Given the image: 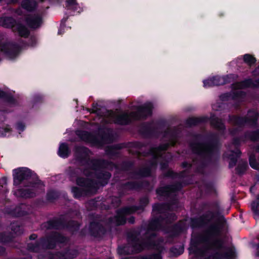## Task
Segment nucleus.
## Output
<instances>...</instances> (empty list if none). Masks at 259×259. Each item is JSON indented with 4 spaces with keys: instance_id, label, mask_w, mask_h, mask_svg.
<instances>
[{
    "instance_id": "obj_1",
    "label": "nucleus",
    "mask_w": 259,
    "mask_h": 259,
    "mask_svg": "<svg viewBox=\"0 0 259 259\" xmlns=\"http://www.w3.org/2000/svg\"><path fill=\"white\" fill-rule=\"evenodd\" d=\"M195 140H200L205 138L207 141L199 142L196 141H191L189 147L192 152L200 157V161L197 166V172L203 174L205 168L213 163L219 157L221 146L220 139L218 134L210 133L206 136L201 134L193 135Z\"/></svg>"
},
{
    "instance_id": "obj_2",
    "label": "nucleus",
    "mask_w": 259,
    "mask_h": 259,
    "mask_svg": "<svg viewBox=\"0 0 259 259\" xmlns=\"http://www.w3.org/2000/svg\"><path fill=\"white\" fill-rule=\"evenodd\" d=\"M224 223V218H220L217 223L210 224L203 233L192 237L189 248L190 253L197 257L205 256L206 254V246L210 245L213 239L221 235Z\"/></svg>"
},
{
    "instance_id": "obj_3",
    "label": "nucleus",
    "mask_w": 259,
    "mask_h": 259,
    "mask_svg": "<svg viewBox=\"0 0 259 259\" xmlns=\"http://www.w3.org/2000/svg\"><path fill=\"white\" fill-rule=\"evenodd\" d=\"M163 242L162 238H157L156 233L146 231L141 237V240L134 253H139L146 249L154 250L157 253L140 255L137 259H162L161 253L164 249V247L162 244Z\"/></svg>"
},
{
    "instance_id": "obj_4",
    "label": "nucleus",
    "mask_w": 259,
    "mask_h": 259,
    "mask_svg": "<svg viewBox=\"0 0 259 259\" xmlns=\"http://www.w3.org/2000/svg\"><path fill=\"white\" fill-rule=\"evenodd\" d=\"M212 206L214 207L217 210L215 211L212 210H207L205 213L199 217H194L191 218L190 219V226L192 229H201L206 227L212 221L216 218V221L214 223L218 222L219 219L224 218L225 221L222 228V231L224 230L226 225H227V220L225 217L222 215L220 211V205L217 202H214L212 203Z\"/></svg>"
},
{
    "instance_id": "obj_5",
    "label": "nucleus",
    "mask_w": 259,
    "mask_h": 259,
    "mask_svg": "<svg viewBox=\"0 0 259 259\" xmlns=\"http://www.w3.org/2000/svg\"><path fill=\"white\" fill-rule=\"evenodd\" d=\"M206 254L203 259H232L235 256V252L230 248H226L223 241L217 237L211 241L210 245L206 246Z\"/></svg>"
},
{
    "instance_id": "obj_6",
    "label": "nucleus",
    "mask_w": 259,
    "mask_h": 259,
    "mask_svg": "<svg viewBox=\"0 0 259 259\" xmlns=\"http://www.w3.org/2000/svg\"><path fill=\"white\" fill-rule=\"evenodd\" d=\"M13 185L15 186H19L23 181L32 178L34 181L29 183L27 186L36 187L44 186V183L39 179L38 176L27 167H19L13 170Z\"/></svg>"
},
{
    "instance_id": "obj_7",
    "label": "nucleus",
    "mask_w": 259,
    "mask_h": 259,
    "mask_svg": "<svg viewBox=\"0 0 259 259\" xmlns=\"http://www.w3.org/2000/svg\"><path fill=\"white\" fill-rule=\"evenodd\" d=\"M77 185L82 187L79 188L73 186L71 188V192L75 199H78L93 194L97 190V183L92 179L89 178H79L77 181Z\"/></svg>"
},
{
    "instance_id": "obj_8",
    "label": "nucleus",
    "mask_w": 259,
    "mask_h": 259,
    "mask_svg": "<svg viewBox=\"0 0 259 259\" xmlns=\"http://www.w3.org/2000/svg\"><path fill=\"white\" fill-rule=\"evenodd\" d=\"M141 230L134 229L127 232L126 239L127 244L118 248V253L122 255H130L134 253V251L139 243L141 237Z\"/></svg>"
},
{
    "instance_id": "obj_9",
    "label": "nucleus",
    "mask_w": 259,
    "mask_h": 259,
    "mask_svg": "<svg viewBox=\"0 0 259 259\" xmlns=\"http://www.w3.org/2000/svg\"><path fill=\"white\" fill-rule=\"evenodd\" d=\"M91 150L83 146L76 145L74 148V157L75 160L81 166H89L92 169L94 160L96 158H91Z\"/></svg>"
},
{
    "instance_id": "obj_10",
    "label": "nucleus",
    "mask_w": 259,
    "mask_h": 259,
    "mask_svg": "<svg viewBox=\"0 0 259 259\" xmlns=\"http://www.w3.org/2000/svg\"><path fill=\"white\" fill-rule=\"evenodd\" d=\"M134 214L128 206H123L115 211V215L109 217L106 221L107 226L114 225L118 227L125 225L127 222L126 215Z\"/></svg>"
},
{
    "instance_id": "obj_11",
    "label": "nucleus",
    "mask_w": 259,
    "mask_h": 259,
    "mask_svg": "<svg viewBox=\"0 0 259 259\" xmlns=\"http://www.w3.org/2000/svg\"><path fill=\"white\" fill-rule=\"evenodd\" d=\"M67 241V238L66 236L56 231L51 232L46 237L40 238L42 248L46 249H54L57 244H63Z\"/></svg>"
},
{
    "instance_id": "obj_12",
    "label": "nucleus",
    "mask_w": 259,
    "mask_h": 259,
    "mask_svg": "<svg viewBox=\"0 0 259 259\" xmlns=\"http://www.w3.org/2000/svg\"><path fill=\"white\" fill-rule=\"evenodd\" d=\"M103 220H93L90 221L89 225V233L91 237L101 239L108 232L111 231V226H107L105 224L104 225L102 222Z\"/></svg>"
},
{
    "instance_id": "obj_13",
    "label": "nucleus",
    "mask_w": 259,
    "mask_h": 259,
    "mask_svg": "<svg viewBox=\"0 0 259 259\" xmlns=\"http://www.w3.org/2000/svg\"><path fill=\"white\" fill-rule=\"evenodd\" d=\"M153 106L152 103H145L137 108V111L131 112L134 120L145 119L152 114Z\"/></svg>"
},
{
    "instance_id": "obj_14",
    "label": "nucleus",
    "mask_w": 259,
    "mask_h": 259,
    "mask_svg": "<svg viewBox=\"0 0 259 259\" xmlns=\"http://www.w3.org/2000/svg\"><path fill=\"white\" fill-rule=\"evenodd\" d=\"M139 132L143 137L148 139L158 138L161 134L158 128L152 126V123L149 122L142 123Z\"/></svg>"
},
{
    "instance_id": "obj_15",
    "label": "nucleus",
    "mask_w": 259,
    "mask_h": 259,
    "mask_svg": "<svg viewBox=\"0 0 259 259\" xmlns=\"http://www.w3.org/2000/svg\"><path fill=\"white\" fill-rule=\"evenodd\" d=\"M21 47L16 42H9L0 44L1 51L10 59L15 58L21 51Z\"/></svg>"
},
{
    "instance_id": "obj_16",
    "label": "nucleus",
    "mask_w": 259,
    "mask_h": 259,
    "mask_svg": "<svg viewBox=\"0 0 259 259\" xmlns=\"http://www.w3.org/2000/svg\"><path fill=\"white\" fill-rule=\"evenodd\" d=\"M186 230L185 223L180 220L174 225L167 227L165 230V233L168 234V238L174 239L179 237Z\"/></svg>"
},
{
    "instance_id": "obj_17",
    "label": "nucleus",
    "mask_w": 259,
    "mask_h": 259,
    "mask_svg": "<svg viewBox=\"0 0 259 259\" xmlns=\"http://www.w3.org/2000/svg\"><path fill=\"white\" fill-rule=\"evenodd\" d=\"M110 112L109 115L113 119V122L116 124L127 125L130 124L134 120L131 112L130 113L124 112L119 114H116L111 110Z\"/></svg>"
},
{
    "instance_id": "obj_18",
    "label": "nucleus",
    "mask_w": 259,
    "mask_h": 259,
    "mask_svg": "<svg viewBox=\"0 0 259 259\" xmlns=\"http://www.w3.org/2000/svg\"><path fill=\"white\" fill-rule=\"evenodd\" d=\"M93 170L107 169L112 170L114 168L117 170L118 164L104 159L96 158L94 160Z\"/></svg>"
},
{
    "instance_id": "obj_19",
    "label": "nucleus",
    "mask_w": 259,
    "mask_h": 259,
    "mask_svg": "<svg viewBox=\"0 0 259 259\" xmlns=\"http://www.w3.org/2000/svg\"><path fill=\"white\" fill-rule=\"evenodd\" d=\"M24 20L28 27L33 29L40 27L43 22L42 16L38 14H27Z\"/></svg>"
},
{
    "instance_id": "obj_20",
    "label": "nucleus",
    "mask_w": 259,
    "mask_h": 259,
    "mask_svg": "<svg viewBox=\"0 0 259 259\" xmlns=\"http://www.w3.org/2000/svg\"><path fill=\"white\" fill-rule=\"evenodd\" d=\"M76 136L82 141L98 144L100 143L99 138L90 132L83 130H77Z\"/></svg>"
},
{
    "instance_id": "obj_21",
    "label": "nucleus",
    "mask_w": 259,
    "mask_h": 259,
    "mask_svg": "<svg viewBox=\"0 0 259 259\" xmlns=\"http://www.w3.org/2000/svg\"><path fill=\"white\" fill-rule=\"evenodd\" d=\"M251 87H259V78L255 79L254 82L251 78L245 79L241 81L233 82L231 85L233 90L243 89Z\"/></svg>"
},
{
    "instance_id": "obj_22",
    "label": "nucleus",
    "mask_w": 259,
    "mask_h": 259,
    "mask_svg": "<svg viewBox=\"0 0 259 259\" xmlns=\"http://www.w3.org/2000/svg\"><path fill=\"white\" fill-rule=\"evenodd\" d=\"M65 218L63 215L60 217H55L47 221L44 225V227L47 230H59L60 228L63 229Z\"/></svg>"
},
{
    "instance_id": "obj_23",
    "label": "nucleus",
    "mask_w": 259,
    "mask_h": 259,
    "mask_svg": "<svg viewBox=\"0 0 259 259\" xmlns=\"http://www.w3.org/2000/svg\"><path fill=\"white\" fill-rule=\"evenodd\" d=\"M180 131L176 126L172 128H167L163 132V137H169L168 142L172 144V147L176 146L179 137Z\"/></svg>"
},
{
    "instance_id": "obj_24",
    "label": "nucleus",
    "mask_w": 259,
    "mask_h": 259,
    "mask_svg": "<svg viewBox=\"0 0 259 259\" xmlns=\"http://www.w3.org/2000/svg\"><path fill=\"white\" fill-rule=\"evenodd\" d=\"M208 120L210 121V125L214 128L218 130L221 135H224L226 130V126L221 118L214 116H211Z\"/></svg>"
},
{
    "instance_id": "obj_25",
    "label": "nucleus",
    "mask_w": 259,
    "mask_h": 259,
    "mask_svg": "<svg viewBox=\"0 0 259 259\" xmlns=\"http://www.w3.org/2000/svg\"><path fill=\"white\" fill-rule=\"evenodd\" d=\"M94 171H95V177L98 180L100 184L102 186H106L112 176L111 174L109 171H103L101 169Z\"/></svg>"
},
{
    "instance_id": "obj_26",
    "label": "nucleus",
    "mask_w": 259,
    "mask_h": 259,
    "mask_svg": "<svg viewBox=\"0 0 259 259\" xmlns=\"http://www.w3.org/2000/svg\"><path fill=\"white\" fill-rule=\"evenodd\" d=\"M145 184L148 185V181H128L122 185L124 189L128 190H139L143 188Z\"/></svg>"
},
{
    "instance_id": "obj_27",
    "label": "nucleus",
    "mask_w": 259,
    "mask_h": 259,
    "mask_svg": "<svg viewBox=\"0 0 259 259\" xmlns=\"http://www.w3.org/2000/svg\"><path fill=\"white\" fill-rule=\"evenodd\" d=\"M162 223L160 215L153 218L149 221L146 228H144L145 231L154 232V231L159 230Z\"/></svg>"
},
{
    "instance_id": "obj_28",
    "label": "nucleus",
    "mask_w": 259,
    "mask_h": 259,
    "mask_svg": "<svg viewBox=\"0 0 259 259\" xmlns=\"http://www.w3.org/2000/svg\"><path fill=\"white\" fill-rule=\"evenodd\" d=\"M229 119L230 122L234 125L242 128L247 124L246 116H241L237 115H230Z\"/></svg>"
},
{
    "instance_id": "obj_29",
    "label": "nucleus",
    "mask_w": 259,
    "mask_h": 259,
    "mask_svg": "<svg viewBox=\"0 0 259 259\" xmlns=\"http://www.w3.org/2000/svg\"><path fill=\"white\" fill-rule=\"evenodd\" d=\"M17 23L16 20L11 16L0 17V26L4 28L14 29Z\"/></svg>"
},
{
    "instance_id": "obj_30",
    "label": "nucleus",
    "mask_w": 259,
    "mask_h": 259,
    "mask_svg": "<svg viewBox=\"0 0 259 259\" xmlns=\"http://www.w3.org/2000/svg\"><path fill=\"white\" fill-rule=\"evenodd\" d=\"M123 148L122 144H117L112 146H108L105 149V153L110 158L118 157L120 155V152L118 151Z\"/></svg>"
},
{
    "instance_id": "obj_31",
    "label": "nucleus",
    "mask_w": 259,
    "mask_h": 259,
    "mask_svg": "<svg viewBox=\"0 0 259 259\" xmlns=\"http://www.w3.org/2000/svg\"><path fill=\"white\" fill-rule=\"evenodd\" d=\"M79 252L76 249H67L64 250L58 251L57 255L60 258L64 259H73L76 257Z\"/></svg>"
},
{
    "instance_id": "obj_32",
    "label": "nucleus",
    "mask_w": 259,
    "mask_h": 259,
    "mask_svg": "<svg viewBox=\"0 0 259 259\" xmlns=\"http://www.w3.org/2000/svg\"><path fill=\"white\" fill-rule=\"evenodd\" d=\"M208 121V117L207 116H202L199 117H189L186 120L185 124L187 127H191L193 126H196L199 124L205 123Z\"/></svg>"
},
{
    "instance_id": "obj_33",
    "label": "nucleus",
    "mask_w": 259,
    "mask_h": 259,
    "mask_svg": "<svg viewBox=\"0 0 259 259\" xmlns=\"http://www.w3.org/2000/svg\"><path fill=\"white\" fill-rule=\"evenodd\" d=\"M149 203V200L148 197L144 196L139 199V205H131L128 206L133 213H135L138 210H140L141 212L145 210V207Z\"/></svg>"
},
{
    "instance_id": "obj_34",
    "label": "nucleus",
    "mask_w": 259,
    "mask_h": 259,
    "mask_svg": "<svg viewBox=\"0 0 259 259\" xmlns=\"http://www.w3.org/2000/svg\"><path fill=\"white\" fill-rule=\"evenodd\" d=\"M152 170L150 166H145L137 171H131L130 176H138L142 178H147L151 176Z\"/></svg>"
},
{
    "instance_id": "obj_35",
    "label": "nucleus",
    "mask_w": 259,
    "mask_h": 259,
    "mask_svg": "<svg viewBox=\"0 0 259 259\" xmlns=\"http://www.w3.org/2000/svg\"><path fill=\"white\" fill-rule=\"evenodd\" d=\"M81 174V168L80 167H69L68 170V175L69 178V180L71 182L76 181L79 178H83V177H79Z\"/></svg>"
},
{
    "instance_id": "obj_36",
    "label": "nucleus",
    "mask_w": 259,
    "mask_h": 259,
    "mask_svg": "<svg viewBox=\"0 0 259 259\" xmlns=\"http://www.w3.org/2000/svg\"><path fill=\"white\" fill-rule=\"evenodd\" d=\"M80 226V224L77 221L70 220L67 221L64 220L63 229H66L72 232H76L79 230Z\"/></svg>"
},
{
    "instance_id": "obj_37",
    "label": "nucleus",
    "mask_w": 259,
    "mask_h": 259,
    "mask_svg": "<svg viewBox=\"0 0 259 259\" xmlns=\"http://www.w3.org/2000/svg\"><path fill=\"white\" fill-rule=\"evenodd\" d=\"M21 6L26 11L32 12L36 9L37 4L35 0H23Z\"/></svg>"
},
{
    "instance_id": "obj_38",
    "label": "nucleus",
    "mask_w": 259,
    "mask_h": 259,
    "mask_svg": "<svg viewBox=\"0 0 259 259\" xmlns=\"http://www.w3.org/2000/svg\"><path fill=\"white\" fill-rule=\"evenodd\" d=\"M70 152V150L67 143H62L60 144L58 151V155L60 157L67 158L69 156Z\"/></svg>"
},
{
    "instance_id": "obj_39",
    "label": "nucleus",
    "mask_w": 259,
    "mask_h": 259,
    "mask_svg": "<svg viewBox=\"0 0 259 259\" xmlns=\"http://www.w3.org/2000/svg\"><path fill=\"white\" fill-rule=\"evenodd\" d=\"M19 197L23 198H31L35 196V193L30 189L20 188L17 191Z\"/></svg>"
},
{
    "instance_id": "obj_40",
    "label": "nucleus",
    "mask_w": 259,
    "mask_h": 259,
    "mask_svg": "<svg viewBox=\"0 0 259 259\" xmlns=\"http://www.w3.org/2000/svg\"><path fill=\"white\" fill-rule=\"evenodd\" d=\"M168 210V205L165 203H155L152 206V211L159 215L163 214Z\"/></svg>"
},
{
    "instance_id": "obj_41",
    "label": "nucleus",
    "mask_w": 259,
    "mask_h": 259,
    "mask_svg": "<svg viewBox=\"0 0 259 259\" xmlns=\"http://www.w3.org/2000/svg\"><path fill=\"white\" fill-rule=\"evenodd\" d=\"M135 162L131 160H124L119 164H118L117 170L122 171H128L133 169Z\"/></svg>"
},
{
    "instance_id": "obj_42",
    "label": "nucleus",
    "mask_w": 259,
    "mask_h": 259,
    "mask_svg": "<svg viewBox=\"0 0 259 259\" xmlns=\"http://www.w3.org/2000/svg\"><path fill=\"white\" fill-rule=\"evenodd\" d=\"M188 184L189 183L186 180H183L182 182H176L173 184L167 185L170 193H172L181 191L184 186Z\"/></svg>"
},
{
    "instance_id": "obj_43",
    "label": "nucleus",
    "mask_w": 259,
    "mask_h": 259,
    "mask_svg": "<svg viewBox=\"0 0 259 259\" xmlns=\"http://www.w3.org/2000/svg\"><path fill=\"white\" fill-rule=\"evenodd\" d=\"M16 29L19 35L23 38H28L30 35V31L28 28L23 24L18 22L16 26Z\"/></svg>"
},
{
    "instance_id": "obj_44",
    "label": "nucleus",
    "mask_w": 259,
    "mask_h": 259,
    "mask_svg": "<svg viewBox=\"0 0 259 259\" xmlns=\"http://www.w3.org/2000/svg\"><path fill=\"white\" fill-rule=\"evenodd\" d=\"M98 136L100 143L98 145L105 143L107 142L111 141L112 139V134L109 132H106L105 130H101L99 131Z\"/></svg>"
},
{
    "instance_id": "obj_45",
    "label": "nucleus",
    "mask_w": 259,
    "mask_h": 259,
    "mask_svg": "<svg viewBox=\"0 0 259 259\" xmlns=\"http://www.w3.org/2000/svg\"><path fill=\"white\" fill-rule=\"evenodd\" d=\"M159 215L162 220V222L166 224H170L177 219V216L175 213L168 212L167 211H165L163 214Z\"/></svg>"
},
{
    "instance_id": "obj_46",
    "label": "nucleus",
    "mask_w": 259,
    "mask_h": 259,
    "mask_svg": "<svg viewBox=\"0 0 259 259\" xmlns=\"http://www.w3.org/2000/svg\"><path fill=\"white\" fill-rule=\"evenodd\" d=\"M27 249L33 252H38L42 248V245L40 243V238L36 241L34 243H29L27 245Z\"/></svg>"
},
{
    "instance_id": "obj_47",
    "label": "nucleus",
    "mask_w": 259,
    "mask_h": 259,
    "mask_svg": "<svg viewBox=\"0 0 259 259\" xmlns=\"http://www.w3.org/2000/svg\"><path fill=\"white\" fill-rule=\"evenodd\" d=\"M247 140H249L252 142L259 141V129L254 131H246L245 132Z\"/></svg>"
},
{
    "instance_id": "obj_48",
    "label": "nucleus",
    "mask_w": 259,
    "mask_h": 259,
    "mask_svg": "<svg viewBox=\"0 0 259 259\" xmlns=\"http://www.w3.org/2000/svg\"><path fill=\"white\" fill-rule=\"evenodd\" d=\"M156 194L160 197H169L171 193L168 185L159 187L156 189Z\"/></svg>"
},
{
    "instance_id": "obj_49",
    "label": "nucleus",
    "mask_w": 259,
    "mask_h": 259,
    "mask_svg": "<svg viewBox=\"0 0 259 259\" xmlns=\"http://www.w3.org/2000/svg\"><path fill=\"white\" fill-rule=\"evenodd\" d=\"M184 251V247L182 245H175L169 249L170 254L172 256L177 257L182 254Z\"/></svg>"
},
{
    "instance_id": "obj_50",
    "label": "nucleus",
    "mask_w": 259,
    "mask_h": 259,
    "mask_svg": "<svg viewBox=\"0 0 259 259\" xmlns=\"http://www.w3.org/2000/svg\"><path fill=\"white\" fill-rule=\"evenodd\" d=\"M247 141L245 133L238 137H234L231 140V144L235 148H239L242 142H245Z\"/></svg>"
},
{
    "instance_id": "obj_51",
    "label": "nucleus",
    "mask_w": 259,
    "mask_h": 259,
    "mask_svg": "<svg viewBox=\"0 0 259 259\" xmlns=\"http://www.w3.org/2000/svg\"><path fill=\"white\" fill-rule=\"evenodd\" d=\"M60 197V193L54 190H51L47 192L46 194V199L50 202H53L57 200Z\"/></svg>"
},
{
    "instance_id": "obj_52",
    "label": "nucleus",
    "mask_w": 259,
    "mask_h": 259,
    "mask_svg": "<svg viewBox=\"0 0 259 259\" xmlns=\"http://www.w3.org/2000/svg\"><path fill=\"white\" fill-rule=\"evenodd\" d=\"M248 168L246 162H244L238 164L235 168V172L237 175L241 176L244 175Z\"/></svg>"
},
{
    "instance_id": "obj_53",
    "label": "nucleus",
    "mask_w": 259,
    "mask_h": 259,
    "mask_svg": "<svg viewBox=\"0 0 259 259\" xmlns=\"http://www.w3.org/2000/svg\"><path fill=\"white\" fill-rule=\"evenodd\" d=\"M246 93L244 91H234L231 92V99L233 100H238L244 99L246 97Z\"/></svg>"
},
{
    "instance_id": "obj_54",
    "label": "nucleus",
    "mask_w": 259,
    "mask_h": 259,
    "mask_svg": "<svg viewBox=\"0 0 259 259\" xmlns=\"http://www.w3.org/2000/svg\"><path fill=\"white\" fill-rule=\"evenodd\" d=\"M259 118V114L257 112H253L249 117H247V122L252 126H256Z\"/></svg>"
},
{
    "instance_id": "obj_55",
    "label": "nucleus",
    "mask_w": 259,
    "mask_h": 259,
    "mask_svg": "<svg viewBox=\"0 0 259 259\" xmlns=\"http://www.w3.org/2000/svg\"><path fill=\"white\" fill-rule=\"evenodd\" d=\"M243 61L248 65L251 66L255 63L256 59L251 55L246 54L243 56Z\"/></svg>"
},
{
    "instance_id": "obj_56",
    "label": "nucleus",
    "mask_w": 259,
    "mask_h": 259,
    "mask_svg": "<svg viewBox=\"0 0 259 259\" xmlns=\"http://www.w3.org/2000/svg\"><path fill=\"white\" fill-rule=\"evenodd\" d=\"M238 77L237 74L233 73L223 76L224 84L235 81L237 80Z\"/></svg>"
},
{
    "instance_id": "obj_57",
    "label": "nucleus",
    "mask_w": 259,
    "mask_h": 259,
    "mask_svg": "<svg viewBox=\"0 0 259 259\" xmlns=\"http://www.w3.org/2000/svg\"><path fill=\"white\" fill-rule=\"evenodd\" d=\"M249 163L251 168L259 170V163L257 162L254 154H251L249 157Z\"/></svg>"
},
{
    "instance_id": "obj_58",
    "label": "nucleus",
    "mask_w": 259,
    "mask_h": 259,
    "mask_svg": "<svg viewBox=\"0 0 259 259\" xmlns=\"http://www.w3.org/2000/svg\"><path fill=\"white\" fill-rule=\"evenodd\" d=\"M11 231L17 235H21L23 233L22 228L17 223H12L11 224Z\"/></svg>"
},
{
    "instance_id": "obj_59",
    "label": "nucleus",
    "mask_w": 259,
    "mask_h": 259,
    "mask_svg": "<svg viewBox=\"0 0 259 259\" xmlns=\"http://www.w3.org/2000/svg\"><path fill=\"white\" fill-rule=\"evenodd\" d=\"M13 240L12 236L10 234H7L5 233H0V243H7L12 242Z\"/></svg>"
},
{
    "instance_id": "obj_60",
    "label": "nucleus",
    "mask_w": 259,
    "mask_h": 259,
    "mask_svg": "<svg viewBox=\"0 0 259 259\" xmlns=\"http://www.w3.org/2000/svg\"><path fill=\"white\" fill-rule=\"evenodd\" d=\"M251 206L253 213L255 215H259V196L257 197L256 200L252 202Z\"/></svg>"
},
{
    "instance_id": "obj_61",
    "label": "nucleus",
    "mask_w": 259,
    "mask_h": 259,
    "mask_svg": "<svg viewBox=\"0 0 259 259\" xmlns=\"http://www.w3.org/2000/svg\"><path fill=\"white\" fill-rule=\"evenodd\" d=\"M78 3L76 0H66V7L68 10H72L75 11L77 10V6Z\"/></svg>"
},
{
    "instance_id": "obj_62",
    "label": "nucleus",
    "mask_w": 259,
    "mask_h": 259,
    "mask_svg": "<svg viewBox=\"0 0 259 259\" xmlns=\"http://www.w3.org/2000/svg\"><path fill=\"white\" fill-rule=\"evenodd\" d=\"M170 146H172V144L168 142L163 144H160L159 146L156 147L157 153H160L161 152L165 151L167 150Z\"/></svg>"
},
{
    "instance_id": "obj_63",
    "label": "nucleus",
    "mask_w": 259,
    "mask_h": 259,
    "mask_svg": "<svg viewBox=\"0 0 259 259\" xmlns=\"http://www.w3.org/2000/svg\"><path fill=\"white\" fill-rule=\"evenodd\" d=\"M163 175L164 178L175 179L177 178V172H176L172 169H169L165 172L163 173Z\"/></svg>"
},
{
    "instance_id": "obj_64",
    "label": "nucleus",
    "mask_w": 259,
    "mask_h": 259,
    "mask_svg": "<svg viewBox=\"0 0 259 259\" xmlns=\"http://www.w3.org/2000/svg\"><path fill=\"white\" fill-rule=\"evenodd\" d=\"M13 212L16 217H24L26 215L27 212L25 210H23L21 209L20 207H16L15 208Z\"/></svg>"
}]
</instances>
